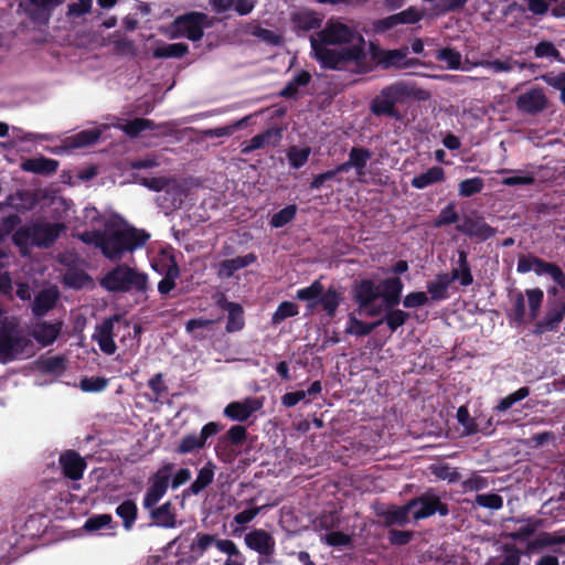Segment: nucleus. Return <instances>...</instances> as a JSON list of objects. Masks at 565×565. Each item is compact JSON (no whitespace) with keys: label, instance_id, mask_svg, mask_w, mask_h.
Here are the masks:
<instances>
[{"label":"nucleus","instance_id":"10","mask_svg":"<svg viewBox=\"0 0 565 565\" xmlns=\"http://www.w3.org/2000/svg\"><path fill=\"white\" fill-rule=\"evenodd\" d=\"M149 190L160 192L164 191L168 195H171L169 209L179 207L184 198V186L174 179L158 177V178H141L137 181Z\"/></svg>","mask_w":565,"mask_h":565},{"label":"nucleus","instance_id":"50","mask_svg":"<svg viewBox=\"0 0 565 565\" xmlns=\"http://www.w3.org/2000/svg\"><path fill=\"white\" fill-rule=\"evenodd\" d=\"M217 550L227 555L224 565H245V557L233 541L220 542Z\"/></svg>","mask_w":565,"mask_h":565},{"label":"nucleus","instance_id":"42","mask_svg":"<svg viewBox=\"0 0 565 565\" xmlns=\"http://www.w3.org/2000/svg\"><path fill=\"white\" fill-rule=\"evenodd\" d=\"M323 289L321 281L316 279L310 286L298 289L296 298L298 300L306 301L308 309H313L318 305Z\"/></svg>","mask_w":565,"mask_h":565},{"label":"nucleus","instance_id":"22","mask_svg":"<svg viewBox=\"0 0 565 565\" xmlns=\"http://www.w3.org/2000/svg\"><path fill=\"white\" fill-rule=\"evenodd\" d=\"M380 296L383 299L385 308H394L401 301L404 284L398 277L386 278L381 282Z\"/></svg>","mask_w":565,"mask_h":565},{"label":"nucleus","instance_id":"9","mask_svg":"<svg viewBox=\"0 0 565 565\" xmlns=\"http://www.w3.org/2000/svg\"><path fill=\"white\" fill-rule=\"evenodd\" d=\"M174 466L173 463L162 465L150 478V486L143 497V507L152 509L166 494Z\"/></svg>","mask_w":565,"mask_h":565},{"label":"nucleus","instance_id":"15","mask_svg":"<svg viewBox=\"0 0 565 565\" xmlns=\"http://www.w3.org/2000/svg\"><path fill=\"white\" fill-rule=\"evenodd\" d=\"M380 296V287L371 280H362L355 288V299L361 310L370 317L381 313V307H375L374 302Z\"/></svg>","mask_w":565,"mask_h":565},{"label":"nucleus","instance_id":"37","mask_svg":"<svg viewBox=\"0 0 565 565\" xmlns=\"http://www.w3.org/2000/svg\"><path fill=\"white\" fill-rule=\"evenodd\" d=\"M224 309L227 311L226 331L232 333L242 330L245 324L242 306L235 302H226Z\"/></svg>","mask_w":565,"mask_h":565},{"label":"nucleus","instance_id":"13","mask_svg":"<svg viewBox=\"0 0 565 565\" xmlns=\"http://www.w3.org/2000/svg\"><path fill=\"white\" fill-rule=\"evenodd\" d=\"M519 111L526 115H536L547 107V97L542 87H531L521 93L515 100Z\"/></svg>","mask_w":565,"mask_h":565},{"label":"nucleus","instance_id":"44","mask_svg":"<svg viewBox=\"0 0 565 565\" xmlns=\"http://www.w3.org/2000/svg\"><path fill=\"white\" fill-rule=\"evenodd\" d=\"M500 174L512 173L513 175L502 179L501 183L507 186L514 185H531L535 182V175L522 170L501 169L498 171Z\"/></svg>","mask_w":565,"mask_h":565},{"label":"nucleus","instance_id":"29","mask_svg":"<svg viewBox=\"0 0 565 565\" xmlns=\"http://www.w3.org/2000/svg\"><path fill=\"white\" fill-rule=\"evenodd\" d=\"M445 180V170L441 167L435 166L427 171L414 177L411 185L417 190H424L430 185L440 183Z\"/></svg>","mask_w":565,"mask_h":565},{"label":"nucleus","instance_id":"11","mask_svg":"<svg viewBox=\"0 0 565 565\" xmlns=\"http://www.w3.org/2000/svg\"><path fill=\"white\" fill-rule=\"evenodd\" d=\"M221 429L222 426L218 423L210 422L202 427L200 433L185 435L180 440L177 451L186 455L201 450L205 447L207 439L215 436Z\"/></svg>","mask_w":565,"mask_h":565},{"label":"nucleus","instance_id":"53","mask_svg":"<svg viewBox=\"0 0 565 565\" xmlns=\"http://www.w3.org/2000/svg\"><path fill=\"white\" fill-rule=\"evenodd\" d=\"M63 281L67 287L81 289L90 284L89 276L78 268H68L63 277Z\"/></svg>","mask_w":565,"mask_h":565},{"label":"nucleus","instance_id":"63","mask_svg":"<svg viewBox=\"0 0 565 565\" xmlns=\"http://www.w3.org/2000/svg\"><path fill=\"white\" fill-rule=\"evenodd\" d=\"M484 186V182L481 178L475 177L470 179H466L459 183V195L463 198H469L477 193H480Z\"/></svg>","mask_w":565,"mask_h":565},{"label":"nucleus","instance_id":"7","mask_svg":"<svg viewBox=\"0 0 565 565\" xmlns=\"http://www.w3.org/2000/svg\"><path fill=\"white\" fill-rule=\"evenodd\" d=\"M206 15L192 12L177 18L168 28L167 34L172 39L186 38L193 42L202 39Z\"/></svg>","mask_w":565,"mask_h":565},{"label":"nucleus","instance_id":"56","mask_svg":"<svg viewBox=\"0 0 565 565\" xmlns=\"http://www.w3.org/2000/svg\"><path fill=\"white\" fill-rule=\"evenodd\" d=\"M39 369L47 374L58 375L66 369V360L63 355H54L39 361Z\"/></svg>","mask_w":565,"mask_h":565},{"label":"nucleus","instance_id":"23","mask_svg":"<svg viewBox=\"0 0 565 565\" xmlns=\"http://www.w3.org/2000/svg\"><path fill=\"white\" fill-rule=\"evenodd\" d=\"M385 526L399 525L404 526L411 522V509L408 502L404 505H390L379 511Z\"/></svg>","mask_w":565,"mask_h":565},{"label":"nucleus","instance_id":"24","mask_svg":"<svg viewBox=\"0 0 565 565\" xmlns=\"http://www.w3.org/2000/svg\"><path fill=\"white\" fill-rule=\"evenodd\" d=\"M281 139V131L277 128H269L262 134L254 136L248 143L244 145L242 152L247 154L254 150L262 149L265 147H275Z\"/></svg>","mask_w":565,"mask_h":565},{"label":"nucleus","instance_id":"55","mask_svg":"<svg viewBox=\"0 0 565 565\" xmlns=\"http://www.w3.org/2000/svg\"><path fill=\"white\" fill-rule=\"evenodd\" d=\"M526 301L529 306V316L531 320L539 317L542 302L544 299V292L541 288H530L525 290Z\"/></svg>","mask_w":565,"mask_h":565},{"label":"nucleus","instance_id":"34","mask_svg":"<svg viewBox=\"0 0 565 565\" xmlns=\"http://www.w3.org/2000/svg\"><path fill=\"white\" fill-rule=\"evenodd\" d=\"M98 128L83 130L65 139V146L70 149L84 148L96 142L100 137Z\"/></svg>","mask_w":565,"mask_h":565},{"label":"nucleus","instance_id":"43","mask_svg":"<svg viewBox=\"0 0 565 565\" xmlns=\"http://www.w3.org/2000/svg\"><path fill=\"white\" fill-rule=\"evenodd\" d=\"M514 58L509 56L504 60H481L472 63L475 67H483L495 74H509L514 70Z\"/></svg>","mask_w":565,"mask_h":565},{"label":"nucleus","instance_id":"54","mask_svg":"<svg viewBox=\"0 0 565 565\" xmlns=\"http://www.w3.org/2000/svg\"><path fill=\"white\" fill-rule=\"evenodd\" d=\"M118 127L122 131H125L128 136L135 138L141 131L147 130V129H154L157 126L150 119L136 118V119H132V120H128V121H126L124 124H120Z\"/></svg>","mask_w":565,"mask_h":565},{"label":"nucleus","instance_id":"51","mask_svg":"<svg viewBox=\"0 0 565 565\" xmlns=\"http://www.w3.org/2000/svg\"><path fill=\"white\" fill-rule=\"evenodd\" d=\"M188 49L184 43H164L154 49L153 56L159 58L181 57L188 52Z\"/></svg>","mask_w":565,"mask_h":565},{"label":"nucleus","instance_id":"8","mask_svg":"<svg viewBox=\"0 0 565 565\" xmlns=\"http://www.w3.org/2000/svg\"><path fill=\"white\" fill-rule=\"evenodd\" d=\"M411 515L414 521L427 519L435 513L446 516L449 513L447 504L441 502L440 497L429 490L408 501Z\"/></svg>","mask_w":565,"mask_h":565},{"label":"nucleus","instance_id":"21","mask_svg":"<svg viewBox=\"0 0 565 565\" xmlns=\"http://www.w3.org/2000/svg\"><path fill=\"white\" fill-rule=\"evenodd\" d=\"M527 10L534 15H551L557 19L565 18V1L561 0H525Z\"/></svg>","mask_w":565,"mask_h":565},{"label":"nucleus","instance_id":"18","mask_svg":"<svg viewBox=\"0 0 565 565\" xmlns=\"http://www.w3.org/2000/svg\"><path fill=\"white\" fill-rule=\"evenodd\" d=\"M62 330V322L39 321L30 328V334L42 347L54 343Z\"/></svg>","mask_w":565,"mask_h":565},{"label":"nucleus","instance_id":"45","mask_svg":"<svg viewBox=\"0 0 565 565\" xmlns=\"http://www.w3.org/2000/svg\"><path fill=\"white\" fill-rule=\"evenodd\" d=\"M451 279L459 280L461 286H469L472 284V275L467 260V254L460 250L458 254V266L451 271Z\"/></svg>","mask_w":565,"mask_h":565},{"label":"nucleus","instance_id":"57","mask_svg":"<svg viewBox=\"0 0 565 565\" xmlns=\"http://www.w3.org/2000/svg\"><path fill=\"white\" fill-rule=\"evenodd\" d=\"M116 514L122 519V524L126 530H130L137 518V505L131 500H126L116 509Z\"/></svg>","mask_w":565,"mask_h":565},{"label":"nucleus","instance_id":"48","mask_svg":"<svg viewBox=\"0 0 565 565\" xmlns=\"http://www.w3.org/2000/svg\"><path fill=\"white\" fill-rule=\"evenodd\" d=\"M311 79L310 73L307 71L298 72L285 86L280 95L286 98H295L300 87L306 86Z\"/></svg>","mask_w":565,"mask_h":565},{"label":"nucleus","instance_id":"59","mask_svg":"<svg viewBox=\"0 0 565 565\" xmlns=\"http://www.w3.org/2000/svg\"><path fill=\"white\" fill-rule=\"evenodd\" d=\"M311 153V149L309 147H297L292 146L287 151V159L291 168L299 169L303 167Z\"/></svg>","mask_w":565,"mask_h":565},{"label":"nucleus","instance_id":"16","mask_svg":"<svg viewBox=\"0 0 565 565\" xmlns=\"http://www.w3.org/2000/svg\"><path fill=\"white\" fill-rule=\"evenodd\" d=\"M60 3V0H20L19 9L32 21L45 24L50 20L51 11Z\"/></svg>","mask_w":565,"mask_h":565},{"label":"nucleus","instance_id":"36","mask_svg":"<svg viewBox=\"0 0 565 565\" xmlns=\"http://www.w3.org/2000/svg\"><path fill=\"white\" fill-rule=\"evenodd\" d=\"M83 529L90 534H102L104 530H115V523L110 514H94L85 521Z\"/></svg>","mask_w":565,"mask_h":565},{"label":"nucleus","instance_id":"64","mask_svg":"<svg viewBox=\"0 0 565 565\" xmlns=\"http://www.w3.org/2000/svg\"><path fill=\"white\" fill-rule=\"evenodd\" d=\"M450 279L447 276H440L436 280L428 282L427 289L435 300L446 298V292L449 287Z\"/></svg>","mask_w":565,"mask_h":565},{"label":"nucleus","instance_id":"41","mask_svg":"<svg viewBox=\"0 0 565 565\" xmlns=\"http://www.w3.org/2000/svg\"><path fill=\"white\" fill-rule=\"evenodd\" d=\"M150 515L157 526L164 529H173L177 526L175 515L172 512L170 502H166L161 507L153 509Z\"/></svg>","mask_w":565,"mask_h":565},{"label":"nucleus","instance_id":"46","mask_svg":"<svg viewBox=\"0 0 565 565\" xmlns=\"http://www.w3.org/2000/svg\"><path fill=\"white\" fill-rule=\"evenodd\" d=\"M341 299L342 297L340 292H338L334 288H329L327 291H322L318 305H321L327 315L332 318L335 316Z\"/></svg>","mask_w":565,"mask_h":565},{"label":"nucleus","instance_id":"31","mask_svg":"<svg viewBox=\"0 0 565 565\" xmlns=\"http://www.w3.org/2000/svg\"><path fill=\"white\" fill-rule=\"evenodd\" d=\"M294 28L298 31H310L321 26V19L313 11L301 9L292 14Z\"/></svg>","mask_w":565,"mask_h":565},{"label":"nucleus","instance_id":"35","mask_svg":"<svg viewBox=\"0 0 565 565\" xmlns=\"http://www.w3.org/2000/svg\"><path fill=\"white\" fill-rule=\"evenodd\" d=\"M535 274L537 276H550L556 285H558L562 289H565V273L558 265L539 258Z\"/></svg>","mask_w":565,"mask_h":565},{"label":"nucleus","instance_id":"4","mask_svg":"<svg viewBox=\"0 0 565 565\" xmlns=\"http://www.w3.org/2000/svg\"><path fill=\"white\" fill-rule=\"evenodd\" d=\"M110 292H128L135 290L145 294L148 289V275L127 265H118L107 271L99 281Z\"/></svg>","mask_w":565,"mask_h":565},{"label":"nucleus","instance_id":"58","mask_svg":"<svg viewBox=\"0 0 565 565\" xmlns=\"http://www.w3.org/2000/svg\"><path fill=\"white\" fill-rule=\"evenodd\" d=\"M508 522L520 523V526L515 531L510 533V536L513 540H524V539L531 536L540 525V521L534 520V519H527V520L511 519Z\"/></svg>","mask_w":565,"mask_h":565},{"label":"nucleus","instance_id":"62","mask_svg":"<svg viewBox=\"0 0 565 565\" xmlns=\"http://www.w3.org/2000/svg\"><path fill=\"white\" fill-rule=\"evenodd\" d=\"M299 313L298 306L290 301H282L271 317L273 324H279L287 318L295 317Z\"/></svg>","mask_w":565,"mask_h":565},{"label":"nucleus","instance_id":"17","mask_svg":"<svg viewBox=\"0 0 565 565\" xmlns=\"http://www.w3.org/2000/svg\"><path fill=\"white\" fill-rule=\"evenodd\" d=\"M565 317V300L550 299L545 316L535 324V333L554 331Z\"/></svg>","mask_w":565,"mask_h":565},{"label":"nucleus","instance_id":"5","mask_svg":"<svg viewBox=\"0 0 565 565\" xmlns=\"http://www.w3.org/2000/svg\"><path fill=\"white\" fill-rule=\"evenodd\" d=\"M63 230L60 223L34 222L19 227L13 234V242L23 253L30 246L49 247Z\"/></svg>","mask_w":565,"mask_h":565},{"label":"nucleus","instance_id":"60","mask_svg":"<svg viewBox=\"0 0 565 565\" xmlns=\"http://www.w3.org/2000/svg\"><path fill=\"white\" fill-rule=\"evenodd\" d=\"M565 543V536L557 533L542 532L530 544L529 548H542Z\"/></svg>","mask_w":565,"mask_h":565},{"label":"nucleus","instance_id":"40","mask_svg":"<svg viewBox=\"0 0 565 565\" xmlns=\"http://www.w3.org/2000/svg\"><path fill=\"white\" fill-rule=\"evenodd\" d=\"M215 475V465L211 461L206 462L198 472L195 480L190 486V492L194 495L199 494L207 486L213 482Z\"/></svg>","mask_w":565,"mask_h":565},{"label":"nucleus","instance_id":"30","mask_svg":"<svg viewBox=\"0 0 565 565\" xmlns=\"http://www.w3.org/2000/svg\"><path fill=\"white\" fill-rule=\"evenodd\" d=\"M100 44L104 46L113 45L115 52L124 56H132L136 52L134 42L120 31L114 32L107 39H103Z\"/></svg>","mask_w":565,"mask_h":565},{"label":"nucleus","instance_id":"33","mask_svg":"<svg viewBox=\"0 0 565 565\" xmlns=\"http://www.w3.org/2000/svg\"><path fill=\"white\" fill-rule=\"evenodd\" d=\"M57 167V161L44 157L28 159L21 164L23 171L39 174L54 173Z\"/></svg>","mask_w":565,"mask_h":565},{"label":"nucleus","instance_id":"47","mask_svg":"<svg viewBox=\"0 0 565 565\" xmlns=\"http://www.w3.org/2000/svg\"><path fill=\"white\" fill-rule=\"evenodd\" d=\"M382 322H383V320H379V321H375V322L366 323V322H363V321L359 320L358 318H355L354 316L351 315L349 317V320H348V323H347V327H345V331L349 334H353V335H356V337H364V335L370 334Z\"/></svg>","mask_w":565,"mask_h":565},{"label":"nucleus","instance_id":"3","mask_svg":"<svg viewBox=\"0 0 565 565\" xmlns=\"http://www.w3.org/2000/svg\"><path fill=\"white\" fill-rule=\"evenodd\" d=\"M413 95V84L404 81L395 82L383 87L371 100L370 110L375 116H386L398 120L401 119V114L396 105L404 103Z\"/></svg>","mask_w":565,"mask_h":565},{"label":"nucleus","instance_id":"14","mask_svg":"<svg viewBox=\"0 0 565 565\" xmlns=\"http://www.w3.org/2000/svg\"><path fill=\"white\" fill-rule=\"evenodd\" d=\"M120 321V316L115 315L110 318L104 319L92 335L93 340L98 344L100 351L107 355L116 352L117 345L114 341L115 323Z\"/></svg>","mask_w":565,"mask_h":565},{"label":"nucleus","instance_id":"52","mask_svg":"<svg viewBox=\"0 0 565 565\" xmlns=\"http://www.w3.org/2000/svg\"><path fill=\"white\" fill-rule=\"evenodd\" d=\"M372 153L367 149L352 148L349 157L350 164H353V169L358 177H362L365 173L367 161L371 159Z\"/></svg>","mask_w":565,"mask_h":565},{"label":"nucleus","instance_id":"20","mask_svg":"<svg viewBox=\"0 0 565 565\" xmlns=\"http://www.w3.org/2000/svg\"><path fill=\"white\" fill-rule=\"evenodd\" d=\"M379 64L383 68H409L418 65V60L407 58L406 50H386L382 51L379 55Z\"/></svg>","mask_w":565,"mask_h":565},{"label":"nucleus","instance_id":"12","mask_svg":"<svg viewBox=\"0 0 565 565\" xmlns=\"http://www.w3.org/2000/svg\"><path fill=\"white\" fill-rule=\"evenodd\" d=\"M264 406V399L259 397H246L243 401L231 402L223 411L225 417L235 422H246Z\"/></svg>","mask_w":565,"mask_h":565},{"label":"nucleus","instance_id":"49","mask_svg":"<svg viewBox=\"0 0 565 565\" xmlns=\"http://www.w3.org/2000/svg\"><path fill=\"white\" fill-rule=\"evenodd\" d=\"M223 541L212 534L199 533L190 548L194 556L201 557L210 547L215 546L217 548V544Z\"/></svg>","mask_w":565,"mask_h":565},{"label":"nucleus","instance_id":"27","mask_svg":"<svg viewBox=\"0 0 565 565\" xmlns=\"http://www.w3.org/2000/svg\"><path fill=\"white\" fill-rule=\"evenodd\" d=\"M256 260V256L254 254H247L244 256H238L232 259L223 260L217 266V274L222 278H230L234 275L235 271L243 269Z\"/></svg>","mask_w":565,"mask_h":565},{"label":"nucleus","instance_id":"19","mask_svg":"<svg viewBox=\"0 0 565 565\" xmlns=\"http://www.w3.org/2000/svg\"><path fill=\"white\" fill-rule=\"evenodd\" d=\"M457 230L472 238L487 241L492 237L495 231L488 225L483 218L465 217L457 226Z\"/></svg>","mask_w":565,"mask_h":565},{"label":"nucleus","instance_id":"1","mask_svg":"<svg viewBox=\"0 0 565 565\" xmlns=\"http://www.w3.org/2000/svg\"><path fill=\"white\" fill-rule=\"evenodd\" d=\"M313 57L329 70H359L366 60V42L353 22L332 17L310 36Z\"/></svg>","mask_w":565,"mask_h":565},{"label":"nucleus","instance_id":"6","mask_svg":"<svg viewBox=\"0 0 565 565\" xmlns=\"http://www.w3.org/2000/svg\"><path fill=\"white\" fill-rule=\"evenodd\" d=\"M244 544L257 553L258 565H275L276 540L271 533L264 529H253L244 536Z\"/></svg>","mask_w":565,"mask_h":565},{"label":"nucleus","instance_id":"25","mask_svg":"<svg viewBox=\"0 0 565 565\" xmlns=\"http://www.w3.org/2000/svg\"><path fill=\"white\" fill-rule=\"evenodd\" d=\"M64 475L72 480H79L86 468L84 459L75 451H67L60 457Z\"/></svg>","mask_w":565,"mask_h":565},{"label":"nucleus","instance_id":"28","mask_svg":"<svg viewBox=\"0 0 565 565\" xmlns=\"http://www.w3.org/2000/svg\"><path fill=\"white\" fill-rule=\"evenodd\" d=\"M152 268L163 275L158 284V291L161 296H168L175 288V280L180 277V269L174 260H171L164 270H160L157 265Z\"/></svg>","mask_w":565,"mask_h":565},{"label":"nucleus","instance_id":"39","mask_svg":"<svg viewBox=\"0 0 565 565\" xmlns=\"http://www.w3.org/2000/svg\"><path fill=\"white\" fill-rule=\"evenodd\" d=\"M250 118H252V115H248V116H245L227 126L206 129L203 131V136L206 138L231 137L237 130H241L244 127H246L249 124Z\"/></svg>","mask_w":565,"mask_h":565},{"label":"nucleus","instance_id":"38","mask_svg":"<svg viewBox=\"0 0 565 565\" xmlns=\"http://www.w3.org/2000/svg\"><path fill=\"white\" fill-rule=\"evenodd\" d=\"M534 57L540 60H547L548 62H558L563 63L564 57L562 56L557 46L547 40L540 41L536 45L533 46Z\"/></svg>","mask_w":565,"mask_h":565},{"label":"nucleus","instance_id":"61","mask_svg":"<svg viewBox=\"0 0 565 565\" xmlns=\"http://www.w3.org/2000/svg\"><path fill=\"white\" fill-rule=\"evenodd\" d=\"M297 213V206L290 204L275 213L270 218V225L274 228L284 227L287 223L292 221Z\"/></svg>","mask_w":565,"mask_h":565},{"label":"nucleus","instance_id":"26","mask_svg":"<svg viewBox=\"0 0 565 565\" xmlns=\"http://www.w3.org/2000/svg\"><path fill=\"white\" fill-rule=\"evenodd\" d=\"M435 57L437 61L445 63L446 68L448 70H461L469 72L475 67L472 66V63L469 62L463 64L461 53L452 47L437 50Z\"/></svg>","mask_w":565,"mask_h":565},{"label":"nucleus","instance_id":"2","mask_svg":"<svg viewBox=\"0 0 565 565\" xmlns=\"http://www.w3.org/2000/svg\"><path fill=\"white\" fill-rule=\"evenodd\" d=\"M83 224L92 231L79 233L78 238L88 245L98 247L103 255L113 260H121L127 253L141 248L150 235L124 223L117 215L106 220L94 206L83 210Z\"/></svg>","mask_w":565,"mask_h":565},{"label":"nucleus","instance_id":"32","mask_svg":"<svg viewBox=\"0 0 565 565\" xmlns=\"http://www.w3.org/2000/svg\"><path fill=\"white\" fill-rule=\"evenodd\" d=\"M58 299V291L55 288H46L40 291L34 299L32 311L35 316H44L51 310Z\"/></svg>","mask_w":565,"mask_h":565}]
</instances>
